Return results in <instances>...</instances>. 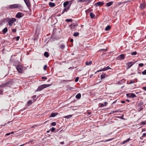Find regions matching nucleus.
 I'll return each instance as SVG.
<instances>
[{"label":"nucleus","instance_id":"obj_1","mask_svg":"<svg viewBox=\"0 0 146 146\" xmlns=\"http://www.w3.org/2000/svg\"><path fill=\"white\" fill-rule=\"evenodd\" d=\"M13 82L11 80H7L5 83L2 84L0 85V88L5 87H10L12 85Z\"/></svg>","mask_w":146,"mask_h":146},{"label":"nucleus","instance_id":"obj_2","mask_svg":"<svg viewBox=\"0 0 146 146\" xmlns=\"http://www.w3.org/2000/svg\"><path fill=\"white\" fill-rule=\"evenodd\" d=\"M21 7V6L19 4L11 5L6 7L7 9L8 10L15 8H20Z\"/></svg>","mask_w":146,"mask_h":146},{"label":"nucleus","instance_id":"obj_3","mask_svg":"<svg viewBox=\"0 0 146 146\" xmlns=\"http://www.w3.org/2000/svg\"><path fill=\"white\" fill-rule=\"evenodd\" d=\"M51 85L50 84L42 85L38 87L37 89L36 90V92L40 91L45 88L49 87Z\"/></svg>","mask_w":146,"mask_h":146},{"label":"nucleus","instance_id":"obj_4","mask_svg":"<svg viewBox=\"0 0 146 146\" xmlns=\"http://www.w3.org/2000/svg\"><path fill=\"white\" fill-rule=\"evenodd\" d=\"M16 19L15 18H13L11 19H9L8 20L9 25L11 27L13 24L16 21Z\"/></svg>","mask_w":146,"mask_h":146},{"label":"nucleus","instance_id":"obj_5","mask_svg":"<svg viewBox=\"0 0 146 146\" xmlns=\"http://www.w3.org/2000/svg\"><path fill=\"white\" fill-rule=\"evenodd\" d=\"M16 69L19 73H23L24 70L23 66L21 65H18L16 67Z\"/></svg>","mask_w":146,"mask_h":146},{"label":"nucleus","instance_id":"obj_6","mask_svg":"<svg viewBox=\"0 0 146 146\" xmlns=\"http://www.w3.org/2000/svg\"><path fill=\"white\" fill-rule=\"evenodd\" d=\"M126 95L127 97L129 98H133L137 97L133 93L127 94Z\"/></svg>","mask_w":146,"mask_h":146},{"label":"nucleus","instance_id":"obj_7","mask_svg":"<svg viewBox=\"0 0 146 146\" xmlns=\"http://www.w3.org/2000/svg\"><path fill=\"white\" fill-rule=\"evenodd\" d=\"M78 25V24L77 23H73L71 24L70 25V27L71 29L72 30H75L76 27Z\"/></svg>","mask_w":146,"mask_h":146},{"label":"nucleus","instance_id":"obj_8","mask_svg":"<svg viewBox=\"0 0 146 146\" xmlns=\"http://www.w3.org/2000/svg\"><path fill=\"white\" fill-rule=\"evenodd\" d=\"M125 54H122L118 56L117 57V59L119 60H123L125 58Z\"/></svg>","mask_w":146,"mask_h":146},{"label":"nucleus","instance_id":"obj_9","mask_svg":"<svg viewBox=\"0 0 146 146\" xmlns=\"http://www.w3.org/2000/svg\"><path fill=\"white\" fill-rule=\"evenodd\" d=\"M24 16V14L22 13L19 12L17 13L16 16V17L18 18H20Z\"/></svg>","mask_w":146,"mask_h":146},{"label":"nucleus","instance_id":"obj_10","mask_svg":"<svg viewBox=\"0 0 146 146\" xmlns=\"http://www.w3.org/2000/svg\"><path fill=\"white\" fill-rule=\"evenodd\" d=\"M24 1L27 7L29 8L31 6L30 0H24Z\"/></svg>","mask_w":146,"mask_h":146},{"label":"nucleus","instance_id":"obj_11","mask_svg":"<svg viewBox=\"0 0 146 146\" xmlns=\"http://www.w3.org/2000/svg\"><path fill=\"white\" fill-rule=\"evenodd\" d=\"M136 62H128L126 63V65L127 66V68H129L130 67H131Z\"/></svg>","mask_w":146,"mask_h":146},{"label":"nucleus","instance_id":"obj_12","mask_svg":"<svg viewBox=\"0 0 146 146\" xmlns=\"http://www.w3.org/2000/svg\"><path fill=\"white\" fill-rule=\"evenodd\" d=\"M35 101V100H34L33 101L32 100H29L26 104V106H29L31 105Z\"/></svg>","mask_w":146,"mask_h":146},{"label":"nucleus","instance_id":"obj_13","mask_svg":"<svg viewBox=\"0 0 146 146\" xmlns=\"http://www.w3.org/2000/svg\"><path fill=\"white\" fill-rule=\"evenodd\" d=\"M108 75L106 73L104 72H102V75L100 76V78L102 79L105 78L106 77H108Z\"/></svg>","mask_w":146,"mask_h":146},{"label":"nucleus","instance_id":"obj_14","mask_svg":"<svg viewBox=\"0 0 146 146\" xmlns=\"http://www.w3.org/2000/svg\"><path fill=\"white\" fill-rule=\"evenodd\" d=\"M104 4V2H98L95 4V5L98 6H101L103 5Z\"/></svg>","mask_w":146,"mask_h":146},{"label":"nucleus","instance_id":"obj_15","mask_svg":"<svg viewBox=\"0 0 146 146\" xmlns=\"http://www.w3.org/2000/svg\"><path fill=\"white\" fill-rule=\"evenodd\" d=\"M108 103L106 102H104V104L102 103H100L99 104V106L100 107H102L104 106H107Z\"/></svg>","mask_w":146,"mask_h":146},{"label":"nucleus","instance_id":"obj_16","mask_svg":"<svg viewBox=\"0 0 146 146\" xmlns=\"http://www.w3.org/2000/svg\"><path fill=\"white\" fill-rule=\"evenodd\" d=\"M64 7L65 8L63 10L62 13V14H63L66 11L69 10L70 6H69L68 7Z\"/></svg>","mask_w":146,"mask_h":146},{"label":"nucleus","instance_id":"obj_17","mask_svg":"<svg viewBox=\"0 0 146 146\" xmlns=\"http://www.w3.org/2000/svg\"><path fill=\"white\" fill-rule=\"evenodd\" d=\"M48 5L50 7H53L55 6V4L54 3L51 2H49L48 3Z\"/></svg>","mask_w":146,"mask_h":146},{"label":"nucleus","instance_id":"obj_18","mask_svg":"<svg viewBox=\"0 0 146 146\" xmlns=\"http://www.w3.org/2000/svg\"><path fill=\"white\" fill-rule=\"evenodd\" d=\"M58 113H51V114L50 115V117H54L56 115H58Z\"/></svg>","mask_w":146,"mask_h":146},{"label":"nucleus","instance_id":"obj_19","mask_svg":"<svg viewBox=\"0 0 146 146\" xmlns=\"http://www.w3.org/2000/svg\"><path fill=\"white\" fill-rule=\"evenodd\" d=\"M111 69V68L109 66H108L105 68H102V70H103V71H105L107 70H108Z\"/></svg>","mask_w":146,"mask_h":146},{"label":"nucleus","instance_id":"obj_20","mask_svg":"<svg viewBox=\"0 0 146 146\" xmlns=\"http://www.w3.org/2000/svg\"><path fill=\"white\" fill-rule=\"evenodd\" d=\"M81 97V94L80 93H78L77 94L76 96V98L79 99Z\"/></svg>","mask_w":146,"mask_h":146},{"label":"nucleus","instance_id":"obj_21","mask_svg":"<svg viewBox=\"0 0 146 146\" xmlns=\"http://www.w3.org/2000/svg\"><path fill=\"white\" fill-rule=\"evenodd\" d=\"M113 3V2L111 1L108 3L106 4V5L107 7H110L111 6Z\"/></svg>","mask_w":146,"mask_h":146},{"label":"nucleus","instance_id":"obj_22","mask_svg":"<svg viewBox=\"0 0 146 146\" xmlns=\"http://www.w3.org/2000/svg\"><path fill=\"white\" fill-rule=\"evenodd\" d=\"M8 31V29L7 28H5L2 30V32L4 34H5Z\"/></svg>","mask_w":146,"mask_h":146},{"label":"nucleus","instance_id":"obj_23","mask_svg":"<svg viewBox=\"0 0 146 146\" xmlns=\"http://www.w3.org/2000/svg\"><path fill=\"white\" fill-rule=\"evenodd\" d=\"M69 2L68 1H66L63 3V6L64 7H67L66 6L68 5Z\"/></svg>","mask_w":146,"mask_h":146},{"label":"nucleus","instance_id":"obj_24","mask_svg":"<svg viewBox=\"0 0 146 146\" xmlns=\"http://www.w3.org/2000/svg\"><path fill=\"white\" fill-rule=\"evenodd\" d=\"M145 6V4L144 3H141L140 4V7L142 9H144Z\"/></svg>","mask_w":146,"mask_h":146},{"label":"nucleus","instance_id":"obj_25","mask_svg":"<svg viewBox=\"0 0 146 146\" xmlns=\"http://www.w3.org/2000/svg\"><path fill=\"white\" fill-rule=\"evenodd\" d=\"M95 15L92 13H90V16L91 18L92 19L94 18Z\"/></svg>","mask_w":146,"mask_h":146},{"label":"nucleus","instance_id":"obj_26","mask_svg":"<svg viewBox=\"0 0 146 146\" xmlns=\"http://www.w3.org/2000/svg\"><path fill=\"white\" fill-rule=\"evenodd\" d=\"M111 28V27L110 26L108 25L106 27L105 29V30L106 31L110 30Z\"/></svg>","mask_w":146,"mask_h":146},{"label":"nucleus","instance_id":"obj_27","mask_svg":"<svg viewBox=\"0 0 146 146\" xmlns=\"http://www.w3.org/2000/svg\"><path fill=\"white\" fill-rule=\"evenodd\" d=\"M130 140V139L129 138H128L126 140L124 141L123 142L122 144H124L125 143H126L127 142H128Z\"/></svg>","mask_w":146,"mask_h":146},{"label":"nucleus","instance_id":"obj_28","mask_svg":"<svg viewBox=\"0 0 146 146\" xmlns=\"http://www.w3.org/2000/svg\"><path fill=\"white\" fill-rule=\"evenodd\" d=\"M44 55L45 56L48 57L49 56V54L48 52H45L44 53Z\"/></svg>","mask_w":146,"mask_h":146},{"label":"nucleus","instance_id":"obj_29","mask_svg":"<svg viewBox=\"0 0 146 146\" xmlns=\"http://www.w3.org/2000/svg\"><path fill=\"white\" fill-rule=\"evenodd\" d=\"M92 63V62L91 61H90L89 62H86V64L87 65H90Z\"/></svg>","mask_w":146,"mask_h":146},{"label":"nucleus","instance_id":"obj_30","mask_svg":"<svg viewBox=\"0 0 146 146\" xmlns=\"http://www.w3.org/2000/svg\"><path fill=\"white\" fill-rule=\"evenodd\" d=\"M60 48H61L62 50L64 49L65 48V46L63 44H61L60 46Z\"/></svg>","mask_w":146,"mask_h":146},{"label":"nucleus","instance_id":"obj_31","mask_svg":"<svg viewBox=\"0 0 146 146\" xmlns=\"http://www.w3.org/2000/svg\"><path fill=\"white\" fill-rule=\"evenodd\" d=\"M79 35V33L78 32L75 33L73 34V36H77Z\"/></svg>","mask_w":146,"mask_h":146},{"label":"nucleus","instance_id":"obj_32","mask_svg":"<svg viewBox=\"0 0 146 146\" xmlns=\"http://www.w3.org/2000/svg\"><path fill=\"white\" fill-rule=\"evenodd\" d=\"M72 19H66L65 20L67 22H72Z\"/></svg>","mask_w":146,"mask_h":146},{"label":"nucleus","instance_id":"obj_33","mask_svg":"<svg viewBox=\"0 0 146 146\" xmlns=\"http://www.w3.org/2000/svg\"><path fill=\"white\" fill-rule=\"evenodd\" d=\"M72 116V115H69L67 116H66L64 117V118H67V119H68L69 118H70V117H71Z\"/></svg>","mask_w":146,"mask_h":146},{"label":"nucleus","instance_id":"obj_34","mask_svg":"<svg viewBox=\"0 0 146 146\" xmlns=\"http://www.w3.org/2000/svg\"><path fill=\"white\" fill-rule=\"evenodd\" d=\"M137 54V52L136 51H134L132 52L131 53V55H135Z\"/></svg>","mask_w":146,"mask_h":146},{"label":"nucleus","instance_id":"obj_35","mask_svg":"<svg viewBox=\"0 0 146 146\" xmlns=\"http://www.w3.org/2000/svg\"><path fill=\"white\" fill-rule=\"evenodd\" d=\"M142 74L143 75H146V69L142 72Z\"/></svg>","mask_w":146,"mask_h":146},{"label":"nucleus","instance_id":"obj_36","mask_svg":"<svg viewBox=\"0 0 146 146\" xmlns=\"http://www.w3.org/2000/svg\"><path fill=\"white\" fill-rule=\"evenodd\" d=\"M55 130V128L54 127H52L51 129H50V130H51V131L53 132L54 131V130Z\"/></svg>","mask_w":146,"mask_h":146},{"label":"nucleus","instance_id":"obj_37","mask_svg":"<svg viewBox=\"0 0 146 146\" xmlns=\"http://www.w3.org/2000/svg\"><path fill=\"white\" fill-rule=\"evenodd\" d=\"M51 125L52 126H54L56 125V123L55 122H53L51 123Z\"/></svg>","mask_w":146,"mask_h":146},{"label":"nucleus","instance_id":"obj_38","mask_svg":"<svg viewBox=\"0 0 146 146\" xmlns=\"http://www.w3.org/2000/svg\"><path fill=\"white\" fill-rule=\"evenodd\" d=\"M135 81L133 80H130V82L128 83L129 84H131L134 83Z\"/></svg>","mask_w":146,"mask_h":146},{"label":"nucleus","instance_id":"obj_39","mask_svg":"<svg viewBox=\"0 0 146 146\" xmlns=\"http://www.w3.org/2000/svg\"><path fill=\"white\" fill-rule=\"evenodd\" d=\"M144 64L142 63H141L139 64V66L141 67H142L143 66Z\"/></svg>","mask_w":146,"mask_h":146},{"label":"nucleus","instance_id":"obj_40","mask_svg":"<svg viewBox=\"0 0 146 146\" xmlns=\"http://www.w3.org/2000/svg\"><path fill=\"white\" fill-rule=\"evenodd\" d=\"M47 67V65H45L44 66V70H46Z\"/></svg>","mask_w":146,"mask_h":146},{"label":"nucleus","instance_id":"obj_41","mask_svg":"<svg viewBox=\"0 0 146 146\" xmlns=\"http://www.w3.org/2000/svg\"><path fill=\"white\" fill-rule=\"evenodd\" d=\"M79 78L78 77H77L76 79L75 80V82H77L78 81V80H79Z\"/></svg>","mask_w":146,"mask_h":146},{"label":"nucleus","instance_id":"obj_42","mask_svg":"<svg viewBox=\"0 0 146 146\" xmlns=\"http://www.w3.org/2000/svg\"><path fill=\"white\" fill-rule=\"evenodd\" d=\"M102 70V69H100L99 70H97L96 72V73L97 72H101V71H103V70Z\"/></svg>","mask_w":146,"mask_h":146},{"label":"nucleus","instance_id":"obj_43","mask_svg":"<svg viewBox=\"0 0 146 146\" xmlns=\"http://www.w3.org/2000/svg\"><path fill=\"white\" fill-rule=\"evenodd\" d=\"M16 29H12V32H13V33H15L16 32Z\"/></svg>","mask_w":146,"mask_h":146},{"label":"nucleus","instance_id":"obj_44","mask_svg":"<svg viewBox=\"0 0 146 146\" xmlns=\"http://www.w3.org/2000/svg\"><path fill=\"white\" fill-rule=\"evenodd\" d=\"M141 124H143V125H145L146 124V123L144 121L142 122L141 123Z\"/></svg>","mask_w":146,"mask_h":146},{"label":"nucleus","instance_id":"obj_45","mask_svg":"<svg viewBox=\"0 0 146 146\" xmlns=\"http://www.w3.org/2000/svg\"><path fill=\"white\" fill-rule=\"evenodd\" d=\"M15 38H16V40L17 41L19 40V36H18L17 37H15Z\"/></svg>","mask_w":146,"mask_h":146},{"label":"nucleus","instance_id":"obj_46","mask_svg":"<svg viewBox=\"0 0 146 146\" xmlns=\"http://www.w3.org/2000/svg\"><path fill=\"white\" fill-rule=\"evenodd\" d=\"M42 79L43 80L44 79L45 80L47 79V78L46 77H42Z\"/></svg>","mask_w":146,"mask_h":146},{"label":"nucleus","instance_id":"obj_47","mask_svg":"<svg viewBox=\"0 0 146 146\" xmlns=\"http://www.w3.org/2000/svg\"><path fill=\"white\" fill-rule=\"evenodd\" d=\"M146 136V133H143L142 136V137H144L145 136Z\"/></svg>","mask_w":146,"mask_h":146},{"label":"nucleus","instance_id":"obj_48","mask_svg":"<svg viewBox=\"0 0 146 146\" xmlns=\"http://www.w3.org/2000/svg\"><path fill=\"white\" fill-rule=\"evenodd\" d=\"M36 95H34L32 97V98L33 99H34L35 98H36Z\"/></svg>","mask_w":146,"mask_h":146},{"label":"nucleus","instance_id":"obj_49","mask_svg":"<svg viewBox=\"0 0 146 146\" xmlns=\"http://www.w3.org/2000/svg\"><path fill=\"white\" fill-rule=\"evenodd\" d=\"M73 39H71L70 40V42H73Z\"/></svg>","mask_w":146,"mask_h":146},{"label":"nucleus","instance_id":"obj_50","mask_svg":"<svg viewBox=\"0 0 146 146\" xmlns=\"http://www.w3.org/2000/svg\"><path fill=\"white\" fill-rule=\"evenodd\" d=\"M143 89L145 90H146V86L144 87L143 88Z\"/></svg>","mask_w":146,"mask_h":146},{"label":"nucleus","instance_id":"obj_51","mask_svg":"<svg viewBox=\"0 0 146 146\" xmlns=\"http://www.w3.org/2000/svg\"><path fill=\"white\" fill-rule=\"evenodd\" d=\"M11 134V133H7L6 134V136H8V135H10V134Z\"/></svg>","mask_w":146,"mask_h":146},{"label":"nucleus","instance_id":"obj_52","mask_svg":"<svg viewBox=\"0 0 146 146\" xmlns=\"http://www.w3.org/2000/svg\"><path fill=\"white\" fill-rule=\"evenodd\" d=\"M121 102L123 104V103H125V101H121Z\"/></svg>","mask_w":146,"mask_h":146},{"label":"nucleus","instance_id":"obj_53","mask_svg":"<svg viewBox=\"0 0 146 146\" xmlns=\"http://www.w3.org/2000/svg\"><path fill=\"white\" fill-rule=\"evenodd\" d=\"M125 101L127 102H130V101L129 100H127V99H126L125 100Z\"/></svg>","mask_w":146,"mask_h":146},{"label":"nucleus","instance_id":"obj_54","mask_svg":"<svg viewBox=\"0 0 146 146\" xmlns=\"http://www.w3.org/2000/svg\"><path fill=\"white\" fill-rule=\"evenodd\" d=\"M60 144H64V141L61 142L60 143Z\"/></svg>","mask_w":146,"mask_h":146},{"label":"nucleus","instance_id":"obj_55","mask_svg":"<svg viewBox=\"0 0 146 146\" xmlns=\"http://www.w3.org/2000/svg\"><path fill=\"white\" fill-rule=\"evenodd\" d=\"M79 1L80 2H84V0H79Z\"/></svg>","mask_w":146,"mask_h":146},{"label":"nucleus","instance_id":"obj_56","mask_svg":"<svg viewBox=\"0 0 146 146\" xmlns=\"http://www.w3.org/2000/svg\"><path fill=\"white\" fill-rule=\"evenodd\" d=\"M112 139H108V140L107 141H110V140H111Z\"/></svg>","mask_w":146,"mask_h":146},{"label":"nucleus","instance_id":"obj_57","mask_svg":"<svg viewBox=\"0 0 146 146\" xmlns=\"http://www.w3.org/2000/svg\"><path fill=\"white\" fill-rule=\"evenodd\" d=\"M25 145V144H23L20 145V146H23Z\"/></svg>","mask_w":146,"mask_h":146},{"label":"nucleus","instance_id":"obj_58","mask_svg":"<svg viewBox=\"0 0 146 146\" xmlns=\"http://www.w3.org/2000/svg\"><path fill=\"white\" fill-rule=\"evenodd\" d=\"M50 131V130H48V131H47V133H49Z\"/></svg>","mask_w":146,"mask_h":146},{"label":"nucleus","instance_id":"obj_59","mask_svg":"<svg viewBox=\"0 0 146 146\" xmlns=\"http://www.w3.org/2000/svg\"><path fill=\"white\" fill-rule=\"evenodd\" d=\"M90 0H84V2H85V1H89Z\"/></svg>","mask_w":146,"mask_h":146},{"label":"nucleus","instance_id":"obj_60","mask_svg":"<svg viewBox=\"0 0 146 146\" xmlns=\"http://www.w3.org/2000/svg\"><path fill=\"white\" fill-rule=\"evenodd\" d=\"M11 134H13V133H14V132H12L11 133H10Z\"/></svg>","mask_w":146,"mask_h":146},{"label":"nucleus","instance_id":"obj_61","mask_svg":"<svg viewBox=\"0 0 146 146\" xmlns=\"http://www.w3.org/2000/svg\"><path fill=\"white\" fill-rule=\"evenodd\" d=\"M143 104V103L142 102H141V105H142Z\"/></svg>","mask_w":146,"mask_h":146},{"label":"nucleus","instance_id":"obj_62","mask_svg":"<svg viewBox=\"0 0 146 146\" xmlns=\"http://www.w3.org/2000/svg\"><path fill=\"white\" fill-rule=\"evenodd\" d=\"M117 111H115V112H115V113H116L117 112Z\"/></svg>","mask_w":146,"mask_h":146},{"label":"nucleus","instance_id":"obj_63","mask_svg":"<svg viewBox=\"0 0 146 146\" xmlns=\"http://www.w3.org/2000/svg\"><path fill=\"white\" fill-rule=\"evenodd\" d=\"M144 129H142V131H144Z\"/></svg>","mask_w":146,"mask_h":146},{"label":"nucleus","instance_id":"obj_64","mask_svg":"<svg viewBox=\"0 0 146 146\" xmlns=\"http://www.w3.org/2000/svg\"><path fill=\"white\" fill-rule=\"evenodd\" d=\"M144 129H142V131H144Z\"/></svg>","mask_w":146,"mask_h":146}]
</instances>
